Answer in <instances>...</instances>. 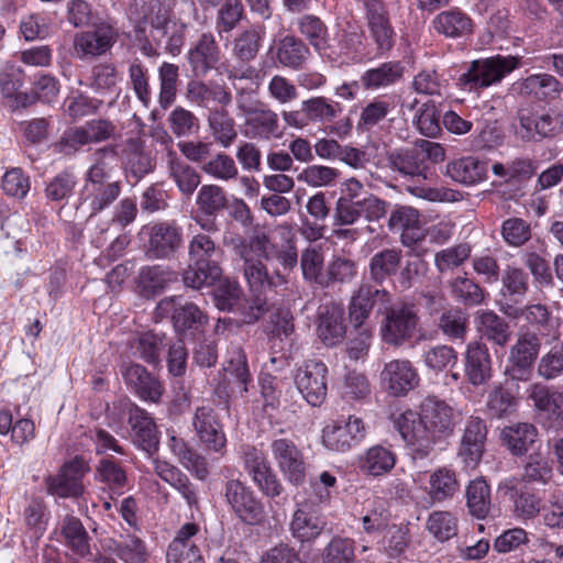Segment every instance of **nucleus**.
Listing matches in <instances>:
<instances>
[{"label":"nucleus","instance_id":"nucleus-46","mask_svg":"<svg viewBox=\"0 0 563 563\" xmlns=\"http://www.w3.org/2000/svg\"><path fill=\"white\" fill-rule=\"evenodd\" d=\"M537 429L530 423H517L503 429L501 439L514 455H523L537 439Z\"/></svg>","mask_w":563,"mask_h":563},{"label":"nucleus","instance_id":"nucleus-63","mask_svg":"<svg viewBox=\"0 0 563 563\" xmlns=\"http://www.w3.org/2000/svg\"><path fill=\"white\" fill-rule=\"evenodd\" d=\"M165 340L164 334L145 332L135 341L134 354L150 364H155L159 361V355L166 345Z\"/></svg>","mask_w":563,"mask_h":563},{"label":"nucleus","instance_id":"nucleus-31","mask_svg":"<svg viewBox=\"0 0 563 563\" xmlns=\"http://www.w3.org/2000/svg\"><path fill=\"white\" fill-rule=\"evenodd\" d=\"M246 283L255 295H265L279 286L287 284V279L279 273L269 275L265 264L261 260H242Z\"/></svg>","mask_w":563,"mask_h":563},{"label":"nucleus","instance_id":"nucleus-64","mask_svg":"<svg viewBox=\"0 0 563 563\" xmlns=\"http://www.w3.org/2000/svg\"><path fill=\"white\" fill-rule=\"evenodd\" d=\"M537 373L545 380L555 379L563 374V341L540 357Z\"/></svg>","mask_w":563,"mask_h":563},{"label":"nucleus","instance_id":"nucleus-28","mask_svg":"<svg viewBox=\"0 0 563 563\" xmlns=\"http://www.w3.org/2000/svg\"><path fill=\"white\" fill-rule=\"evenodd\" d=\"M177 280V274L162 265H146L139 269L135 277V292L145 299H152Z\"/></svg>","mask_w":563,"mask_h":563},{"label":"nucleus","instance_id":"nucleus-8","mask_svg":"<svg viewBox=\"0 0 563 563\" xmlns=\"http://www.w3.org/2000/svg\"><path fill=\"white\" fill-rule=\"evenodd\" d=\"M158 318L170 316L177 333L187 335L200 331L208 323V316L195 303L185 301L180 296L161 299L155 309Z\"/></svg>","mask_w":563,"mask_h":563},{"label":"nucleus","instance_id":"nucleus-41","mask_svg":"<svg viewBox=\"0 0 563 563\" xmlns=\"http://www.w3.org/2000/svg\"><path fill=\"white\" fill-rule=\"evenodd\" d=\"M123 166L136 180L154 169V163L139 139H129L123 150Z\"/></svg>","mask_w":563,"mask_h":563},{"label":"nucleus","instance_id":"nucleus-58","mask_svg":"<svg viewBox=\"0 0 563 563\" xmlns=\"http://www.w3.org/2000/svg\"><path fill=\"white\" fill-rule=\"evenodd\" d=\"M427 530L440 542H445L457 533V518L446 510L431 512L426 522Z\"/></svg>","mask_w":563,"mask_h":563},{"label":"nucleus","instance_id":"nucleus-50","mask_svg":"<svg viewBox=\"0 0 563 563\" xmlns=\"http://www.w3.org/2000/svg\"><path fill=\"white\" fill-rule=\"evenodd\" d=\"M108 548L124 563H144L148 556L145 543L134 534L111 540Z\"/></svg>","mask_w":563,"mask_h":563},{"label":"nucleus","instance_id":"nucleus-1","mask_svg":"<svg viewBox=\"0 0 563 563\" xmlns=\"http://www.w3.org/2000/svg\"><path fill=\"white\" fill-rule=\"evenodd\" d=\"M455 411L444 400L428 396L420 413L408 410L395 419V428L410 449L415 461L430 455L434 445L451 435L455 428Z\"/></svg>","mask_w":563,"mask_h":563},{"label":"nucleus","instance_id":"nucleus-29","mask_svg":"<svg viewBox=\"0 0 563 563\" xmlns=\"http://www.w3.org/2000/svg\"><path fill=\"white\" fill-rule=\"evenodd\" d=\"M464 372L467 380L479 386L492 377V357L487 345L483 342H470L465 351Z\"/></svg>","mask_w":563,"mask_h":563},{"label":"nucleus","instance_id":"nucleus-14","mask_svg":"<svg viewBox=\"0 0 563 563\" xmlns=\"http://www.w3.org/2000/svg\"><path fill=\"white\" fill-rule=\"evenodd\" d=\"M192 427L200 443L207 451L220 455L225 454L227 437L223 426L212 407H198L192 417Z\"/></svg>","mask_w":563,"mask_h":563},{"label":"nucleus","instance_id":"nucleus-55","mask_svg":"<svg viewBox=\"0 0 563 563\" xmlns=\"http://www.w3.org/2000/svg\"><path fill=\"white\" fill-rule=\"evenodd\" d=\"M300 107L309 123L330 122L341 112V107L338 102L324 97H312L303 100Z\"/></svg>","mask_w":563,"mask_h":563},{"label":"nucleus","instance_id":"nucleus-18","mask_svg":"<svg viewBox=\"0 0 563 563\" xmlns=\"http://www.w3.org/2000/svg\"><path fill=\"white\" fill-rule=\"evenodd\" d=\"M380 383L389 395L401 397L418 386L419 375L410 361L393 360L385 364Z\"/></svg>","mask_w":563,"mask_h":563},{"label":"nucleus","instance_id":"nucleus-53","mask_svg":"<svg viewBox=\"0 0 563 563\" xmlns=\"http://www.w3.org/2000/svg\"><path fill=\"white\" fill-rule=\"evenodd\" d=\"M554 476L552 463L540 453L529 455L523 465L521 481L530 485H548Z\"/></svg>","mask_w":563,"mask_h":563},{"label":"nucleus","instance_id":"nucleus-27","mask_svg":"<svg viewBox=\"0 0 563 563\" xmlns=\"http://www.w3.org/2000/svg\"><path fill=\"white\" fill-rule=\"evenodd\" d=\"M185 97L187 101L205 109H212L211 104L228 107L232 101L231 91L214 81L205 82L199 79H192L187 82Z\"/></svg>","mask_w":563,"mask_h":563},{"label":"nucleus","instance_id":"nucleus-38","mask_svg":"<svg viewBox=\"0 0 563 563\" xmlns=\"http://www.w3.org/2000/svg\"><path fill=\"white\" fill-rule=\"evenodd\" d=\"M394 451L383 445H373L360 456L361 471L369 476L379 477L388 474L396 465Z\"/></svg>","mask_w":563,"mask_h":563},{"label":"nucleus","instance_id":"nucleus-43","mask_svg":"<svg viewBox=\"0 0 563 563\" xmlns=\"http://www.w3.org/2000/svg\"><path fill=\"white\" fill-rule=\"evenodd\" d=\"M401 258V251L397 249H385L375 253L368 264L371 278L376 284H383L398 272Z\"/></svg>","mask_w":563,"mask_h":563},{"label":"nucleus","instance_id":"nucleus-11","mask_svg":"<svg viewBox=\"0 0 563 563\" xmlns=\"http://www.w3.org/2000/svg\"><path fill=\"white\" fill-rule=\"evenodd\" d=\"M240 456L244 470L264 495L274 498L282 494V483L269 466L263 451L253 445L244 444L240 448Z\"/></svg>","mask_w":563,"mask_h":563},{"label":"nucleus","instance_id":"nucleus-22","mask_svg":"<svg viewBox=\"0 0 563 563\" xmlns=\"http://www.w3.org/2000/svg\"><path fill=\"white\" fill-rule=\"evenodd\" d=\"M121 374L126 385L144 401L157 404L164 393L161 382L140 364L126 363L121 366Z\"/></svg>","mask_w":563,"mask_h":563},{"label":"nucleus","instance_id":"nucleus-59","mask_svg":"<svg viewBox=\"0 0 563 563\" xmlns=\"http://www.w3.org/2000/svg\"><path fill=\"white\" fill-rule=\"evenodd\" d=\"M201 170L211 178L220 181H231L238 178L239 168L235 161L220 152L201 165Z\"/></svg>","mask_w":563,"mask_h":563},{"label":"nucleus","instance_id":"nucleus-48","mask_svg":"<svg viewBox=\"0 0 563 563\" xmlns=\"http://www.w3.org/2000/svg\"><path fill=\"white\" fill-rule=\"evenodd\" d=\"M402 67L398 62H387L378 67L367 69L361 77L365 89L376 90L394 85L402 76Z\"/></svg>","mask_w":563,"mask_h":563},{"label":"nucleus","instance_id":"nucleus-37","mask_svg":"<svg viewBox=\"0 0 563 563\" xmlns=\"http://www.w3.org/2000/svg\"><path fill=\"white\" fill-rule=\"evenodd\" d=\"M388 163L391 169L405 177L427 179L428 166L416 148H399L388 154Z\"/></svg>","mask_w":563,"mask_h":563},{"label":"nucleus","instance_id":"nucleus-30","mask_svg":"<svg viewBox=\"0 0 563 563\" xmlns=\"http://www.w3.org/2000/svg\"><path fill=\"white\" fill-rule=\"evenodd\" d=\"M219 46L212 33L200 35L195 46L188 53V63L197 77L206 76L216 67L220 58Z\"/></svg>","mask_w":563,"mask_h":563},{"label":"nucleus","instance_id":"nucleus-12","mask_svg":"<svg viewBox=\"0 0 563 563\" xmlns=\"http://www.w3.org/2000/svg\"><path fill=\"white\" fill-rule=\"evenodd\" d=\"M223 495L235 516L247 525L262 521L264 507L254 492L240 479H229L224 484Z\"/></svg>","mask_w":563,"mask_h":563},{"label":"nucleus","instance_id":"nucleus-61","mask_svg":"<svg viewBox=\"0 0 563 563\" xmlns=\"http://www.w3.org/2000/svg\"><path fill=\"white\" fill-rule=\"evenodd\" d=\"M299 31L319 53L329 47L328 29L316 15H303L298 20Z\"/></svg>","mask_w":563,"mask_h":563},{"label":"nucleus","instance_id":"nucleus-16","mask_svg":"<svg viewBox=\"0 0 563 563\" xmlns=\"http://www.w3.org/2000/svg\"><path fill=\"white\" fill-rule=\"evenodd\" d=\"M244 114V125L246 135L252 139L269 141L280 139L284 135L279 123L278 114L260 103L258 106H240Z\"/></svg>","mask_w":563,"mask_h":563},{"label":"nucleus","instance_id":"nucleus-21","mask_svg":"<svg viewBox=\"0 0 563 563\" xmlns=\"http://www.w3.org/2000/svg\"><path fill=\"white\" fill-rule=\"evenodd\" d=\"M128 416L132 442L148 454L155 453L159 438L154 419L146 410L132 402L128 404Z\"/></svg>","mask_w":563,"mask_h":563},{"label":"nucleus","instance_id":"nucleus-26","mask_svg":"<svg viewBox=\"0 0 563 563\" xmlns=\"http://www.w3.org/2000/svg\"><path fill=\"white\" fill-rule=\"evenodd\" d=\"M147 255L151 258L163 260L172 256L181 244V230L169 222L156 223L150 229Z\"/></svg>","mask_w":563,"mask_h":563},{"label":"nucleus","instance_id":"nucleus-25","mask_svg":"<svg viewBox=\"0 0 563 563\" xmlns=\"http://www.w3.org/2000/svg\"><path fill=\"white\" fill-rule=\"evenodd\" d=\"M487 438V427L479 417H470L465 423L459 455L467 466H475L481 461L485 441Z\"/></svg>","mask_w":563,"mask_h":563},{"label":"nucleus","instance_id":"nucleus-19","mask_svg":"<svg viewBox=\"0 0 563 563\" xmlns=\"http://www.w3.org/2000/svg\"><path fill=\"white\" fill-rule=\"evenodd\" d=\"M391 301V294L386 289H378L369 284H362L352 295L349 305L351 323L358 328L368 319L375 305L384 309Z\"/></svg>","mask_w":563,"mask_h":563},{"label":"nucleus","instance_id":"nucleus-2","mask_svg":"<svg viewBox=\"0 0 563 563\" xmlns=\"http://www.w3.org/2000/svg\"><path fill=\"white\" fill-rule=\"evenodd\" d=\"M117 162L113 146H104L93 153V162L85 174L80 191V203L90 210L91 216L110 207L121 194V181L112 179Z\"/></svg>","mask_w":563,"mask_h":563},{"label":"nucleus","instance_id":"nucleus-42","mask_svg":"<svg viewBox=\"0 0 563 563\" xmlns=\"http://www.w3.org/2000/svg\"><path fill=\"white\" fill-rule=\"evenodd\" d=\"M477 327L479 332L498 346H505L510 338L511 330L509 323L492 310L478 311L476 313Z\"/></svg>","mask_w":563,"mask_h":563},{"label":"nucleus","instance_id":"nucleus-20","mask_svg":"<svg viewBox=\"0 0 563 563\" xmlns=\"http://www.w3.org/2000/svg\"><path fill=\"white\" fill-rule=\"evenodd\" d=\"M88 471L89 466L82 457H74L48 479V492L62 498L80 496L84 492L81 478Z\"/></svg>","mask_w":563,"mask_h":563},{"label":"nucleus","instance_id":"nucleus-3","mask_svg":"<svg viewBox=\"0 0 563 563\" xmlns=\"http://www.w3.org/2000/svg\"><path fill=\"white\" fill-rule=\"evenodd\" d=\"M222 255V249L210 234L205 232L194 234L188 244L189 264L183 273L184 285L192 289H201L220 280Z\"/></svg>","mask_w":563,"mask_h":563},{"label":"nucleus","instance_id":"nucleus-39","mask_svg":"<svg viewBox=\"0 0 563 563\" xmlns=\"http://www.w3.org/2000/svg\"><path fill=\"white\" fill-rule=\"evenodd\" d=\"M224 108L210 109L207 115V125L214 142L223 148H228L236 141L238 131L234 119Z\"/></svg>","mask_w":563,"mask_h":563},{"label":"nucleus","instance_id":"nucleus-34","mask_svg":"<svg viewBox=\"0 0 563 563\" xmlns=\"http://www.w3.org/2000/svg\"><path fill=\"white\" fill-rule=\"evenodd\" d=\"M487 163L474 156L454 159L446 165V175L455 183L472 186L485 180Z\"/></svg>","mask_w":563,"mask_h":563},{"label":"nucleus","instance_id":"nucleus-23","mask_svg":"<svg viewBox=\"0 0 563 563\" xmlns=\"http://www.w3.org/2000/svg\"><path fill=\"white\" fill-rule=\"evenodd\" d=\"M324 527L325 521L316 514L310 501L298 504L289 522L291 536L300 543L313 542Z\"/></svg>","mask_w":563,"mask_h":563},{"label":"nucleus","instance_id":"nucleus-4","mask_svg":"<svg viewBox=\"0 0 563 563\" xmlns=\"http://www.w3.org/2000/svg\"><path fill=\"white\" fill-rule=\"evenodd\" d=\"M378 311L383 316L379 323L380 338L388 345L401 346L419 329L420 318L413 303L391 300L384 309L378 308Z\"/></svg>","mask_w":563,"mask_h":563},{"label":"nucleus","instance_id":"nucleus-47","mask_svg":"<svg viewBox=\"0 0 563 563\" xmlns=\"http://www.w3.org/2000/svg\"><path fill=\"white\" fill-rule=\"evenodd\" d=\"M309 55L308 46L298 37L287 35L278 45L276 57L279 64L291 69H299Z\"/></svg>","mask_w":563,"mask_h":563},{"label":"nucleus","instance_id":"nucleus-32","mask_svg":"<svg viewBox=\"0 0 563 563\" xmlns=\"http://www.w3.org/2000/svg\"><path fill=\"white\" fill-rule=\"evenodd\" d=\"M166 168L168 177L176 184L179 191L189 197L201 181L195 167L185 162L174 150L166 153Z\"/></svg>","mask_w":563,"mask_h":563},{"label":"nucleus","instance_id":"nucleus-56","mask_svg":"<svg viewBox=\"0 0 563 563\" xmlns=\"http://www.w3.org/2000/svg\"><path fill=\"white\" fill-rule=\"evenodd\" d=\"M322 563H355V542L347 537L334 536L321 553Z\"/></svg>","mask_w":563,"mask_h":563},{"label":"nucleus","instance_id":"nucleus-24","mask_svg":"<svg viewBox=\"0 0 563 563\" xmlns=\"http://www.w3.org/2000/svg\"><path fill=\"white\" fill-rule=\"evenodd\" d=\"M198 532L199 527L197 523H185L168 545L166 553L167 563H203V559L194 540Z\"/></svg>","mask_w":563,"mask_h":563},{"label":"nucleus","instance_id":"nucleus-40","mask_svg":"<svg viewBox=\"0 0 563 563\" xmlns=\"http://www.w3.org/2000/svg\"><path fill=\"white\" fill-rule=\"evenodd\" d=\"M432 24L438 33L452 38L465 36L473 30L470 16L456 8L437 14Z\"/></svg>","mask_w":563,"mask_h":563},{"label":"nucleus","instance_id":"nucleus-9","mask_svg":"<svg viewBox=\"0 0 563 563\" xmlns=\"http://www.w3.org/2000/svg\"><path fill=\"white\" fill-rule=\"evenodd\" d=\"M367 435V427L362 418L350 415L345 420H332L322 429V444L325 449L345 453L360 445Z\"/></svg>","mask_w":563,"mask_h":563},{"label":"nucleus","instance_id":"nucleus-57","mask_svg":"<svg viewBox=\"0 0 563 563\" xmlns=\"http://www.w3.org/2000/svg\"><path fill=\"white\" fill-rule=\"evenodd\" d=\"M413 124L420 134L437 137L441 133V112L433 101L423 102L416 111Z\"/></svg>","mask_w":563,"mask_h":563},{"label":"nucleus","instance_id":"nucleus-7","mask_svg":"<svg viewBox=\"0 0 563 563\" xmlns=\"http://www.w3.org/2000/svg\"><path fill=\"white\" fill-rule=\"evenodd\" d=\"M519 65L520 59L515 56L497 55L474 60L468 70L461 75L460 82L467 90L485 88L500 81Z\"/></svg>","mask_w":563,"mask_h":563},{"label":"nucleus","instance_id":"nucleus-15","mask_svg":"<svg viewBox=\"0 0 563 563\" xmlns=\"http://www.w3.org/2000/svg\"><path fill=\"white\" fill-rule=\"evenodd\" d=\"M327 366L320 361H308L295 375V384L305 400L316 407L327 397Z\"/></svg>","mask_w":563,"mask_h":563},{"label":"nucleus","instance_id":"nucleus-33","mask_svg":"<svg viewBox=\"0 0 563 563\" xmlns=\"http://www.w3.org/2000/svg\"><path fill=\"white\" fill-rule=\"evenodd\" d=\"M232 250L241 260H266L272 257L274 241L263 228H254L247 239H235L231 241Z\"/></svg>","mask_w":563,"mask_h":563},{"label":"nucleus","instance_id":"nucleus-52","mask_svg":"<svg viewBox=\"0 0 563 563\" xmlns=\"http://www.w3.org/2000/svg\"><path fill=\"white\" fill-rule=\"evenodd\" d=\"M62 533L75 554L81 558L90 554L89 536L78 518L66 516L62 523Z\"/></svg>","mask_w":563,"mask_h":563},{"label":"nucleus","instance_id":"nucleus-60","mask_svg":"<svg viewBox=\"0 0 563 563\" xmlns=\"http://www.w3.org/2000/svg\"><path fill=\"white\" fill-rule=\"evenodd\" d=\"M245 16L241 0H223L217 11L216 29L219 35L233 31Z\"/></svg>","mask_w":563,"mask_h":563},{"label":"nucleus","instance_id":"nucleus-6","mask_svg":"<svg viewBox=\"0 0 563 563\" xmlns=\"http://www.w3.org/2000/svg\"><path fill=\"white\" fill-rule=\"evenodd\" d=\"M541 345V336L536 331L528 327L520 328L509 349L506 374L512 380H528Z\"/></svg>","mask_w":563,"mask_h":563},{"label":"nucleus","instance_id":"nucleus-62","mask_svg":"<svg viewBox=\"0 0 563 563\" xmlns=\"http://www.w3.org/2000/svg\"><path fill=\"white\" fill-rule=\"evenodd\" d=\"M196 203L206 216H216L227 207L228 200L222 187L210 184L200 187Z\"/></svg>","mask_w":563,"mask_h":563},{"label":"nucleus","instance_id":"nucleus-49","mask_svg":"<svg viewBox=\"0 0 563 563\" xmlns=\"http://www.w3.org/2000/svg\"><path fill=\"white\" fill-rule=\"evenodd\" d=\"M562 84L550 74H536L527 77L520 84V90L538 99H554L562 91Z\"/></svg>","mask_w":563,"mask_h":563},{"label":"nucleus","instance_id":"nucleus-35","mask_svg":"<svg viewBox=\"0 0 563 563\" xmlns=\"http://www.w3.org/2000/svg\"><path fill=\"white\" fill-rule=\"evenodd\" d=\"M346 327L344 324L343 308L338 305H329L320 313L318 335L327 346H334L343 341Z\"/></svg>","mask_w":563,"mask_h":563},{"label":"nucleus","instance_id":"nucleus-5","mask_svg":"<svg viewBox=\"0 0 563 563\" xmlns=\"http://www.w3.org/2000/svg\"><path fill=\"white\" fill-rule=\"evenodd\" d=\"M118 38L115 23L111 19H101L91 30L75 33L71 54L79 60H92L110 52Z\"/></svg>","mask_w":563,"mask_h":563},{"label":"nucleus","instance_id":"nucleus-45","mask_svg":"<svg viewBox=\"0 0 563 563\" xmlns=\"http://www.w3.org/2000/svg\"><path fill=\"white\" fill-rule=\"evenodd\" d=\"M280 243L274 240L272 257H275L285 269H292L298 263V254L292 227L283 223L276 227Z\"/></svg>","mask_w":563,"mask_h":563},{"label":"nucleus","instance_id":"nucleus-51","mask_svg":"<svg viewBox=\"0 0 563 563\" xmlns=\"http://www.w3.org/2000/svg\"><path fill=\"white\" fill-rule=\"evenodd\" d=\"M264 35L263 25H252L250 29L242 31L234 38V56L242 62L253 60L258 53Z\"/></svg>","mask_w":563,"mask_h":563},{"label":"nucleus","instance_id":"nucleus-13","mask_svg":"<svg viewBox=\"0 0 563 563\" xmlns=\"http://www.w3.org/2000/svg\"><path fill=\"white\" fill-rule=\"evenodd\" d=\"M272 457L284 477L294 485L306 479V462L301 450L287 438L275 439L271 443Z\"/></svg>","mask_w":563,"mask_h":563},{"label":"nucleus","instance_id":"nucleus-44","mask_svg":"<svg viewBox=\"0 0 563 563\" xmlns=\"http://www.w3.org/2000/svg\"><path fill=\"white\" fill-rule=\"evenodd\" d=\"M466 507L471 516L484 519L489 514L492 505L490 487L482 478H475L468 483L465 492Z\"/></svg>","mask_w":563,"mask_h":563},{"label":"nucleus","instance_id":"nucleus-36","mask_svg":"<svg viewBox=\"0 0 563 563\" xmlns=\"http://www.w3.org/2000/svg\"><path fill=\"white\" fill-rule=\"evenodd\" d=\"M428 484V496L434 503L453 499L461 488L457 473L449 466L434 470L429 476Z\"/></svg>","mask_w":563,"mask_h":563},{"label":"nucleus","instance_id":"nucleus-17","mask_svg":"<svg viewBox=\"0 0 563 563\" xmlns=\"http://www.w3.org/2000/svg\"><path fill=\"white\" fill-rule=\"evenodd\" d=\"M364 8L371 38L376 44L377 52L385 54L395 43V31L388 12L379 0H365Z\"/></svg>","mask_w":563,"mask_h":563},{"label":"nucleus","instance_id":"nucleus-54","mask_svg":"<svg viewBox=\"0 0 563 563\" xmlns=\"http://www.w3.org/2000/svg\"><path fill=\"white\" fill-rule=\"evenodd\" d=\"M159 93L158 103L164 110L168 109L176 100L179 81V68L177 65L164 62L158 67Z\"/></svg>","mask_w":563,"mask_h":563},{"label":"nucleus","instance_id":"nucleus-10","mask_svg":"<svg viewBox=\"0 0 563 563\" xmlns=\"http://www.w3.org/2000/svg\"><path fill=\"white\" fill-rule=\"evenodd\" d=\"M563 132V114L556 111L533 113L529 110L518 112L516 134L525 142L551 140Z\"/></svg>","mask_w":563,"mask_h":563}]
</instances>
